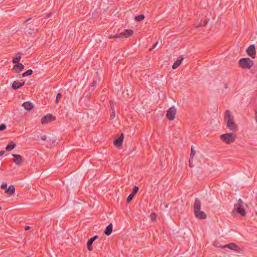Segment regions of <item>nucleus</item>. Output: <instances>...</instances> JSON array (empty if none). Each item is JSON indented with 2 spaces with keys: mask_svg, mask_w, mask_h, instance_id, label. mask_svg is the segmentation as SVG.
I'll return each instance as SVG.
<instances>
[{
  "mask_svg": "<svg viewBox=\"0 0 257 257\" xmlns=\"http://www.w3.org/2000/svg\"><path fill=\"white\" fill-rule=\"evenodd\" d=\"M12 156L15 157L14 162L17 165L20 166L23 163V159L21 155L17 154H12Z\"/></svg>",
  "mask_w": 257,
  "mask_h": 257,
  "instance_id": "11",
  "label": "nucleus"
},
{
  "mask_svg": "<svg viewBox=\"0 0 257 257\" xmlns=\"http://www.w3.org/2000/svg\"><path fill=\"white\" fill-rule=\"evenodd\" d=\"M110 108H111V111H115L113 102L112 101H110Z\"/></svg>",
  "mask_w": 257,
  "mask_h": 257,
  "instance_id": "28",
  "label": "nucleus"
},
{
  "mask_svg": "<svg viewBox=\"0 0 257 257\" xmlns=\"http://www.w3.org/2000/svg\"><path fill=\"white\" fill-rule=\"evenodd\" d=\"M47 139V136H45V135H44L42 137H41V140H43V141H46Z\"/></svg>",
  "mask_w": 257,
  "mask_h": 257,
  "instance_id": "35",
  "label": "nucleus"
},
{
  "mask_svg": "<svg viewBox=\"0 0 257 257\" xmlns=\"http://www.w3.org/2000/svg\"><path fill=\"white\" fill-rule=\"evenodd\" d=\"M55 120V117L52 114H49L43 116L41 119V123L43 124H47Z\"/></svg>",
  "mask_w": 257,
  "mask_h": 257,
  "instance_id": "8",
  "label": "nucleus"
},
{
  "mask_svg": "<svg viewBox=\"0 0 257 257\" xmlns=\"http://www.w3.org/2000/svg\"><path fill=\"white\" fill-rule=\"evenodd\" d=\"M183 56H180L172 65V68L175 69L181 64L183 60Z\"/></svg>",
  "mask_w": 257,
  "mask_h": 257,
  "instance_id": "13",
  "label": "nucleus"
},
{
  "mask_svg": "<svg viewBox=\"0 0 257 257\" xmlns=\"http://www.w3.org/2000/svg\"><path fill=\"white\" fill-rule=\"evenodd\" d=\"M112 224L111 223H110L105 228V230L104 231V233L108 236L109 235L111 232H112Z\"/></svg>",
  "mask_w": 257,
  "mask_h": 257,
  "instance_id": "18",
  "label": "nucleus"
},
{
  "mask_svg": "<svg viewBox=\"0 0 257 257\" xmlns=\"http://www.w3.org/2000/svg\"><path fill=\"white\" fill-rule=\"evenodd\" d=\"M6 128V126L5 124L3 123L0 125V131L4 130Z\"/></svg>",
  "mask_w": 257,
  "mask_h": 257,
  "instance_id": "30",
  "label": "nucleus"
},
{
  "mask_svg": "<svg viewBox=\"0 0 257 257\" xmlns=\"http://www.w3.org/2000/svg\"><path fill=\"white\" fill-rule=\"evenodd\" d=\"M123 139V134H121V135L116 139L114 141V145L116 147H119L121 145L122 141Z\"/></svg>",
  "mask_w": 257,
  "mask_h": 257,
  "instance_id": "15",
  "label": "nucleus"
},
{
  "mask_svg": "<svg viewBox=\"0 0 257 257\" xmlns=\"http://www.w3.org/2000/svg\"><path fill=\"white\" fill-rule=\"evenodd\" d=\"M220 139L227 144L233 143L236 139V135L233 133L222 134L220 136Z\"/></svg>",
  "mask_w": 257,
  "mask_h": 257,
  "instance_id": "4",
  "label": "nucleus"
},
{
  "mask_svg": "<svg viewBox=\"0 0 257 257\" xmlns=\"http://www.w3.org/2000/svg\"><path fill=\"white\" fill-rule=\"evenodd\" d=\"M245 206H246V204L241 199H239L237 202L234 204V210L241 216H244L246 214L244 209Z\"/></svg>",
  "mask_w": 257,
  "mask_h": 257,
  "instance_id": "3",
  "label": "nucleus"
},
{
  "mask_svg": "<svg viewBox=\"0 0 257 257\" xmlns=\"http://www.w3.org/2000/svg\"><path fill=\"white\" fill-rule=\"evenodd\" d=\"M195 154V151L192 148H191V154H190V158L191 159H193L194 156V155Z\"/></svg>",
  "mask_w": 257,
  "mask_h": 257,
  "instance_id": "26",
  "label": "nucleus"
},
{
  "mask_svg": "<svg viewBox=\"0 0 257 257\" xmlns=\"http://www.w3.org/2000/svg\"><path fill=\"white\" fill-rule=\"evenodd\" d=\"M5 152L3 151H0V157L2 156V155H3V154H4Z\"/></svg>",
  "mask_w": 257,
  "mask_h": 257,
  "instance_id": "40",
  "label": "nucleus"
},
{
  "mask_svg": "<svg viewBox=\"0 0 257 257\" xmlns=\"http://www.w3.org/2000/svg\"><path fill=\"white\" fill-rule=\"evenodd\" d=\"M255 121H256V122H257V108L255 109Z\"/></svg>",
  "mask_w": 257,
  "mask_h": 257,
  "instance_id": "38",
  "label": "nucleus"
},
{
  "mask_svg": "<svg viewBox=\"0 0 257 257\" xmlns=\"http://www.w3.org/2000/svg\"><path fill=\"white\" fill-rule=\"evenodd\" d=\"M24 84V81L22 80L21 81H15L12 84V88L16 90L23 86Z\"/></svg>",
  "mask_w": 257,
  "mask_h": 257,
  "instance_id": "12",
  "label": "nucleus"
},
{
  "mask_svg": "<svg viewBox=\"0 0 257 257\" xmlns=\"http://www.w3.org/2000/svg\"><path fill=\"white\" fill-rule=\"evenodd\" d=\"M133 34V31L132 30L127 29L125 30L123 32H122L119 34H115L113 36H109V39H118V38H127L128 37H130L132 36Z\"/></svg>",
  "mask_w": 257,
  "mask_h": 257,
  "instance_id": "6",
  "label": "nucleus"
},
{
  "mask_svg": "<svg viewBox=\"0 0 257 257\" xmlns=\"http://www.w3.org/2000/svg\"><path fill=\"white\" fill-rule=\"evenodd\" d=\"M30 228V226H26V227H25V229L26 230H29Z\"/></svg>",
  "mask_w": 257,
  "mask_h": 257,
  "instance_id": "41",
  "label": "nucleus"
},
{
  "mask_svg": "<svg viewBox=\"0 0 257 257\" xmlns=\"http://www.w3.org/2000/svg\"><path fill=\"white\" fill-rule=\"evenodd\" d=\"M176 109L174 106L170 107L167 111L166 116L169 120H172L175 117Z\"/></svg>",
  "mask_w": 257,
  "mask_h": 257,
  "instance_id": "7",
  "label": "nucleus"
},
{
  "mask_svg": "<svg viewBox=\"0 0 257 257\" xmlns=\"http://www.w3.org/2000/svg\"><path fill=\"white\" fill-rule=\"evenodd\" d=\"M87 245L88 249L89 250H92V247L91 246V244H89V242H87Z\"/></svg>",
  "mask_w": 257,
  "mask_h": 257,
  "instance_id": "32",
  "label": "nucleus"
},
{
  "mask_svg": "<svg viewBox=\"0 0 257 257\" xmlns=\"http://www.w3.org/2000/svg\"><path fill=\"white\" fill-rule=\"evenodd\" d=\"M145 18V16L144 15H138L135 18V20L136 21H141L144 20Z\"/></svg>",
  "mask_w": 257,
  "mask_h": 257,
  "instance_id": "22",
  "label": "nucleus"
},
{
  "mask_svg": "<svg viewBox=\"0 0 257 257\" xmlns=\"http://www.w3.org/2000/svg\"><path fill=\"white\" fill-rule=\"evenodd\" d=\"M25 30H25V32H28V33H30L28 32V31H29V30H28V29H27V28H26V29H25Z\"/></svg>",
  "mask_w": 257,
  "mask_h": 257,
  "instance_id": "43",
  "label": "nucleus"
},
{
  "mask_svg": "<svg viewBox=\"0 0 257 257\" xmlns=\"http://www.w3.org/2000/svg\"><path fill=\"white\" fill-rule=\"evenodd\" d=\"M15 188L13 185H11L6 189L5 193L9 195H12L14 193Z\"/></svg>",
  "mask_w": 257,
  "mask_h": 257,
  "instance_id": "17",
  "label": "nucleus"
},
{
  "mask_svg": "<svg viewBox=\"0 0 257 257\" xmlns=\"http://www.w3.org/2000/svg\"><path fill=\"white\" fill-rule=\"evenodd\" d=\"M51 15V14H49V15L48 16V17H50V16Z\"/></svg>",
  "mask_w": 257,
  "mask_h": 257,
  "instance_id": "44",
  "label": "nucleus"
},
{
  "mask_svg": "<svg viewBox=\"0 0 257 257\" xmlns=\"http://www.w3.org/2000/svg\"><path fill=\"white\" fill-rule=\"evenodd\" d=\"M139 190V187L137 186H135L133 189V193H132L134 195L137 193Z\"/></svg>",
  "mask_w": 257,
  "mask_h": 257,
  "instance_id": "25",
  "label": "nucleus"
},
{
  "mask_svg": "<svg viewBox=\"0 0 257 257\" xmlns=\"http://www.w3.org/2000/svg\"><path fill=\"white\" fill-rule=\"evenodd\" d=\"M24 66L21 63H18L15 65L14 69L16 73H18L23 70Z\"/></svg>",
  "mask_w": 257,
  "mask_h": 257,
  "instance_id": "14",
  "label": "nucleus"
},
{
  "mask_svg": "<svg viewBox=\"0 0 257 257\" xmlns=\"http://www.w3.org/2000/svg\"><path fill=\"white\" fill-rule=\"evenodd\" d=\"M221 248H228L231 250L237 251L239 249L238 246L234 243H230L220 246Z\"/></svg>",
  "mask_w": 257,
  "mask_h": 257,
  "instance_id": "10",
  "label": "nucleus"
},
{
  "mask_svg": "<svg viewBox=\"0 0 257 257\" xmlns=\"http://www.w3.org/2000/svg\"><path fill=\"white\" fill-rule=\"evenodd\" d=\"M207 22L206 20L203 21V22L202 24L201 25V26H206V25L207 24Z\"/></svg>",
  "mask_w": 257,
  "mask_h": 257,
  "instance_id": "39",
  "label": "nucleus"
},
{
  "mask_svg": "<svg viewBox=\"0 0 257 257\" xmlns=\"http://www.w3.org/2000/svg\"><path fill=\"white\" fill-rule=\"evenodd\" d=\"M16 146V144L14 142H12L10 144L7 146L6 147V150L8 152L11 151L14 149Z\"/></svg>",
  "mask_w": 257,
  "mask_h": 257,
  "instance_id": "19",
  "label": "nucleus"
},
{
  "mask_svg": "<svg viewBox=\"0 0 257 257\" xmlns=\"http://www.w3.org/2000/svg\"><path fill=\"white\" fill-rule=\"evenodd\" d=\"M31 19V18H30V19H27V20H26L25 21H24V23H26V22H27L29 21Z\"/></svg>",
  "mask_w": 257,
  "mask_h": 257,
  "instance_id": "42",
  "label": "nucleus"
},
{
  "mask_svg": "<svg viewBox=\"0 0 257 257\" xmlns=\"http://www.w3.org/2000/svg\"><path fill=\"white\" fill-rule=\"evenodd\" d=\"M97 85V82L95 81H93L92 83V86H95Z\"/></svg>",
  "mask_w": 257,
  "mask_h": 257,
  "instance_id": "37",
  "label": "nucleus"
},
{
  "mask_svg": "<svg viewBox=\"0 0 257 257\" xmlns=\"http://www.w3.org/2000/svg\"><path fill=\"white\" fill-rule=\"evenodd\" d=\"M1 189L6 190L8 188L7 184L6 183L3 184L1 186Z\"/></svg>",
  "mask_w": 257,
  "mask_h": 257,
  "instance_id": "29",
  "label": "nucleus"
},
{
  "mask_svg": "<svg viewBox=\"0 0 257 257\" xmlns=\"http://www.w3.org/2000/svg\"><path fill=\"white\" fill-rule=\"evenodd\" d=\"M192 159H191L190 158V159H189V166L191 168L193 167V165L192 163Z\"/></svg>",
  "mask_w": 257,
  "mask_h": 257,
  "instance_id": "34",
  "label": "nucleus"
},
{
  "mask_svg": "<svg viewBox=\"0 0 257 257\" xmlns=\"http://www.w3.org/2000/svg\"><path fill=\"white\" fill-rule=\"evenodd\" d=\"M21 58V54H17L16 57L13 58V63L17 64L20 61V59Z\"/></svg>",
  "mask_w": 257,
  "mask_h": 257,
  "instance_id": "20",
  "label": "nucleus"
},
{
  "mask_svg": "<svg viewBox=\"0 0 257 257\" xmlns=\"http://www.w3.org/2000/svg\"><path fill=\"white\" fill-rule=\"evenodd\" d=\"M246 53L251 58L254 59L256 57L255 46L254 45L249 46L246 50Z\"/></svg>",
  "mask_w": 257,
  "mask_h": 257,
  "instance_id": "9",
  "label": "nucleus"
},
{
  "mask_svg": "<svg viewBox=\"0 0 257 257\" xmlns=\"http://www.w3.org/2000/svg\"><path fill=\"white\" fill-rule=\"evenodd\" d=\"M158 43H159V42H156V43L154 45L153 47L152 48H151V49H150V50H152L153 49H154V48L156 47H157V46L158 45Z\"/></svg>",
  "mask_w": 257,
  "mask_h": 257,
  "instance_id": "36",
  "label": "nucleus"
},
{
  "mask_svg": "<svg viewBox=\"0 0 257 257\" xmlns=\"http://www.w3.org/2000/svg\"><path fill=\"white\" fill-rule=\"evenodd\" d=\"M22 106L27 110H30L33 108V105L32 103L27 101L23 103Z\"/></svg>",
  "mask_w": 257,
  "mask_h": 257,
  "instance_id": "16",
  "label": "nucleus"
},
{
  "mask_svg": "<svg viewBox=\"0 0 257 257\" xmlns=\"http://www.w3.org/2000/svg\"><path fill=\"white\" fill-rule=\"evenodd\" d=\"M224 120L226 122L227 127L232 132H236L237 128V124L234 122V117L231 114L229 110H226L224 113Z\"/></svg>",
  "mask_w": 257,
  "mask_h": 257,
  "instance_id": "1",
  "label": "nucleus"
},
{
  "mask_svg": "<svg viewBox=\"0 0 257 257\" xmlns=\"http://www.w3.org/2000/svg\"><path fill=\"white\" fill-rule=\"evenodd\" d=\"M240 67L243 69H250L253 65V62L248 58H241L239 60Z\"/></svg>",
  "mask_w": 257,
  "mask_h": 257,
  "instance_id": "5",
  "label": "nucleus"
},
{
  "mask_svg": "<svg viewBox=\"0 0 257 257\" xmlns=\"http://www.w3.org/2000/svg\"><path fill=\"white\" fill-rule=\"evenodd\" d=\"M98 238L97 235L94 236L93 237L91 238L88 239V241L89 242V244H92L93 241Z\"/></svg>",
  "mask_w": 257,
  "mask_h": 257,
  "instance_id": "23",
  "label": "nucleus"
},
{
  "mask_svg": "<svg viewBox=\"0 0 257 257\" xmlns=\"http://www.w3.org/2000/svg\"><path fill=\"white\" fill-rule=\"evenodd\" d=\"M33 71L31 69H29L22 74V77H25L26 76H30L32 75Z\"/></svg>",
  "mask_w": 257,
  "mask_h": 257,
  "instance_id": "21",
  "label": "nucleus"
},
{
  "mask_svg": "<svg viewBox=\"0 0 257 257\" xmlns=\"http://www.w3.org/2000/svg\"><path fill=\"white\" fill-rule=\"evenodd\" d=\"M134 195L132 194H130L127 198V202H130L132 200L133 198L134 197Z\"/></svg>",
  "mask_w": 257,
  "mask_h": 257,
  "instance_id": "27",
  "label": "nucleus"
},
{
  "mask_svg": "<svg viewBox=\"0 0 257 257\" xmlns=\"http://www.w3.org/2000/svg\"><path fill=\"white\" fill-rule=\"evenodd\" d=\"M2 209V207L0 206V210Z\"/></svg>",
  "mask_w": 257,
  "mask_h": 257,
  "instance_id": "45",
  "label": "nucleus"
},
{
  "mask_svg": "<svg viewBox=\"0 0 257 257\" xmlns=\"http://www.w3.org/2000/svg\"><path fill=\"white\" fill-rule=\"evenodd\" d=\"M115 111H112L111 113L110 114V119H113L115 117Z\"/></svg>",
  "mask_w": 257,
  "mask_h": 257,
  "instance_id": "31",
  "label": "nucleus"
},
{
  "mask_svg": "<svg viewBox=\"0 0 257 257\" xmlns=\"http://www.w3.org/2000/svg\"><path fill=\"white\" fill-rule=\"evenodd\" d=\"M151 218L152 220H154L156 218V214L155 213H152L151 214Z\"/></svg>",
  "mask_w": 257,
  "mask_h": 257,
  "instance_id": "33",
  "label": "nucleus"
},
{
  "mask_svg": "<svg viewBox=\"0 0 257 257\" xmlns=\"http://www.w3.org/2000/svg\"><path fill=\"white\" fill-rule=\"evenodd\" d=\"M62 94L60 93L57 94L56 98V103L57 104L59 102V100L61 98Z\"/></svg>",
  "mask_w": 257,
  "mask_h": 257,
  "instance_id": "24",
  "label": "nucleus"
},
{
  "mask_svg": "<svg viewBox=\"0 0 257 257\" xmlns=\"http://www.w3.org/2000/svg\"><path fill=\"white\" fill-rule=\"evenodd\" d=\"M194 212L196 217L199 219H205L206 214L203 211H201V201L199 199L196 198L194 204Z\"/></svg>",
  "mask_w": 257,
  "mask_h": 257,
  "instance_id": "2",
  "label": "nucleus"
}]
</instances>
